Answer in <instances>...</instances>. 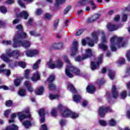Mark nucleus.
<instances>
[{"label": "nucleus", "instance_id": "41", "mask_svg": "<svg viewBox=\"0 0 130 130\" xmlns=\"http://www.w3.org/2000/svg\"><path fill=\"white\" fill-rule=\"evenodd\" d=\"M55 89V85L53 84L52 83H50L49 84V89L51 90V91H52Z\"/></svg>", "mask_w": 130, "mask_h": 130}, {"label": "nucleus", "instance_id": "24", "mask_svg": "<svg viewBox=\"0 0 130 130\" xmlns=\"http://www.w3.org/2000/svg\"><path fill=\"white\" fill-rule=\"evenodd\" d=\"M17 115L19 116L20 120H23V119H25V118H27V116L24 114V113H23L22 112L17 113Z\"/></svg>", "mask_w": 130, "mask_h": 130}, {"label": "nucleus", "instance_id": "40", "mask_svg": "<svg viewBox=\"0 0 130 130\" xmlns=\"http://www.w3.org/2000/svg\"><path fill=\"white\" fill-rule=\"evenodd\" d=\"M39 114L41 117H43V116L45 115V113L44 112V109H40V110L39 111Z\"/></svg>", "mask_w": 130, "mask_h": 130}, {"label": "nucleus", "instance_id": "20", "mask_svg": "<svg viewBox=\"0 0 130 130\" xmlns=\"http://www.w3.org/2000/svg\"><path fill=\"white\" fill-rule=\"evenodd\" d=\"M39 79H40V74H39V72H37L34 74L31 80V81H38Z\"/></svg>", "mask_w": 130, "mask_h": 130}, {"label": "nucleus", "instance_id": "35", "mask_svg": "<svg viewBox=\"0 0 130 130\" xmlns=\"http://www.w3.org/2000/svg\"><path fill=\"white\" fill-rule=\"evenodd\" d=\"M73 100L75 102H79L81 100V96L79 95H73Z\"/></svg>", "mask_w": 130, "mask_h": 130}, {"label": "nucleus", "instance_id": "22", "mask_svg": "<svg viewBox=\"0 0 130 130\" xmlns=\"http://www.w3.org/2000/svg\"><path fill=\"white\" fill-rule=\"evenodd\" d=\"M89 0H82V1L79 2L77 5V7H82L83 6H86L87 4L89 3Z\"/></svg>", "mask_w": 130, "mask_h": 130}, {"label": "nucleus", "instance_id": "42", "mask_svg": "<svg viewBox=\"0 0 130 130\" xmlns=\"http://www.w3.org/2000/svg\"><path fill=\"white\" fill-rule=\"evenodd\" d=\"M100 17V15L98 14H95L94 15L91 16V19H92V20L91 21H95L96 20L99 19Z\"/></svg>", "mask_w": 130, "mask_h": 130}, {"label": "nucleus", "instance_id": "16", "mask_svg": "<svg viewBox=\"0 0 130 130\" xmlns=\"http://www.w3.org/2000/svg\"><path fill=\"white\" fill-rule=\"evenodd\" d=\"M28 17H29V13L27 11H22L20 14L17 15V18H23L24 20H27Z\"/></svg>", "mask_w": 130, "mask_h": 130}, {"label": "nucleus", "instance_id": "18", "mask_svg": "<svg viewBox=\"0 0 130 130\" xmlns=\"http://www.w3.org/2000/svg\"><path fill=\"white\" fill-rule=\"evenodd\" d=\"M86 90L88 93H89L90 94H93V93L95 92V87L94 85L90 84L86 87Z\"/></svg>", "mask_w": 130, "mask_h": 130}, {"label": "nucleus", "instance_id": "53", "mask_svg": "<svg viewBox=\"0 0 130 130\" xmlns=\"http://www.w3.org/2000/svg\"><path fill=\"white\" fill-rule=\"evenodd\" d=\"M0 11L3 14H6V13H7V9L3 6L0 7Z\"/></svg>", "mask_w": 130, "mask_h": 130}, {"label": "nucleus", "instance_id": "48", "mask_svg": "<svg viewBox=\"0 0 130 130\" xmlns=\"http://www.w3.org/2000/svg\"><path fill=\"white\" fill-rule=\"evenodd\" d=\"M12 104H13V102L11 100L7 101L6 102V106L7 107H10L12 106Z\"/></svg>", "mask_w": 130, "mask_h": 130}, {"label": "nucleus", "instance_id": "56", "mask_svg": "<svg viewBox=\"0 0 130 130\" xmlns=\"http://www.w3.org/2000/svg\"><path fill=\"white\" fill-rule=\"evenodd\" d=\"M41 130H48V128H47V126H46V124H44L41 125Z\"/></svg>", "mask_w": 130, "mask_h": 130}, {"label": "nucleus", "instance_id": "38", "mask_svg": "<svg viewBox=\"0 0 130 130\" xmlns=\"http://www.w3.org/2000/svg\"><path fill=\"white\" fill-rule=\"evenodd\" d=\"M57 109L56 108H53L52 109V111L51 112L52 116H53L54 117H55L56 115H57Z\"/></svg>", "mask_w": 130, "mask_h": 130}, {"label": "nucleus", "instance_id": "3", "mask_svg": "<svg viewBox=\"0 0 130 130\" xmlns=\"http://www.w3.org/2000/svg\"><path fill=\"white\" fill-rule=\"evenodd\" d=\"M16 29L17 30V32L15 34V37L13 38V42L14 43H17L16 41V39H24L27 37V34L23 32V26L22 25L19 24L16 26Z\"/></svg>", "mask_w": 130, "mask_h": 130}, {"label": "nucleus", "instance_id": "33", "mask_svg": "<svg viewBox=\"0 0 130 130\" xmlns=\"http://www.w3.org/2000/svg\"><path fill=\"white\" fill-rule=\"evenodd\" d=\"M44 90V88L41 86V87H40L39 90L36 91V94H37L38 95H42V94L43 93Z\"/></svg>", "mask_w": 130, "mask_h": 130}, {"label": "nucleus", "instance_id": "26", "mask_svg": "<svg viewBox=\"0 0 130 130\" xmlns=\"http://www.w3.org/2000/svg\"><path fill=\"white\" fill-rule=\"evenodd\" d=\"M68 113L70 114L69 116L73 119H76V118H78V117H79V114L70 111V112H68Z\"/></svg>", "mask_w": 130, "mask_h": 130}, {"label": "nucleus", "instance_id": "10", "mask_svg": "<svg viewBox=\"0 0 130 130\" xmlns=\"http://www.w3.org/2000/svg\"><path fill=\"white\" fill-rule=\"evenodd\" d=\"M103 58V54H101L98 58V61L96 63L94 62H91L90 68L92 71H94L96 70V69H98L99 68V64L102 62V59Z\"/></svg>", "mask_w": 130, "mask_h": 130}, {"label": "nucleus", "instance_id": "6", "mask_svg": "<svg viewBox=\"0 0 130 130\" xmlns=\"http://www.w3.org/2000/svg\"><path fill=\"white\" fill-rule=\"evenodd\" d=\"M20 39H17L16 40V43L13 42V47L16 48L17 47H20V46H23L24 48L26 49L29 48L31 46V42L29 41H24L23 42H20Z\"/></svg>", "mask_w": 130, "mask_h": 130}, {"label": "nucleus", "instance_id": "54", "mask_svg": "<svg viewBox=\"0 0 130 130\" xmlns=\"http://www.w3.org/2000/svg\"><path fill=\"white\" fill-rule=\"evenodd\" d=\"M20 82H21V81L20 80V79H16L14 81V84H15V86L16 87H18V86H19L20 85Z\"/></svg>", "mask_w": 130, "mask_h": 130}, {"label": "nucleus", "instance_id": "29", "mask_svg": "<svg viewBox=\"0 0 130 130\" xmlns=\"http://www.w3.org/2000/svg\"><path fill=\"white\" fill-rule=\"evenodd\" d=\"M29 34L31 36H35V37H39V36H41V34L36 32L35 31H30Z\"/></svg>", "mask_w": 130, "mask_h": 130}, {"label": "nucleus", "instance_id": "14", "mask_svg": "<svg viewBox=\"0 0 130 130\" xmlns=\"http://www.w3.org/2000/svg\"><path fill=\"white\" fill-rule=\"evenodd\" d=\"M107 28L109 31H115L118 29V26L111 23H109L107 24Z\"/></svg>", "mask_w": 130, "mask_h": 130}, {"label": "nucleus", "instance_id": "47", "mask_svg": "<svg viewBox=\"0 0 130 130\" xmlns=\"http://www.w3.org/2000/svg\"><path fill=\"white\" fill-rule=\"evenodd\" d=\"M86 59H83V55L82 57H80V56H78L75 58L76 61H82V60H84Z\"/></svg>", "mask_w": 130, "mask_h": 130}, {"label": "nucleus", "instance_id": "9", "mask_svg": "<svg viewBox=\"0 0 130 130\" xmlns=\"http://www.w3.org/2000/svg\"><path fill=\"white\" fill-rule=\"evenodd\" d=\"M102 43L99 44V48L105 51V50H107V48H108V46L104 44L107 43V39H106L105 35L104 33L102 34Z\"/></svg>", "mask_w": 130, "mask_h": 130}, {"label": "nucleus", "instance_id": "15", "mask_svg": "<svg viewBox=\"0 0 130 130\" xmlns=\"http://www.w3.org/2000/svg\"><path fill=\"white\" fill-rule=\"evenodd\" d=\"M77 46H78V42H74L73 43V47L71 48V56H75V55L77 54Z\"/></svg>", "mask_w": 130, "mask_h": 130}, {"label": "nucleus", "instance_id": "63", "mask_svg": "<svg viewBox=\"0 0 130 130\" xmlns=\"http://www.w3.org/2000/svg\"><path fill=\"white\" fill-rule=\"evenodd\" d=\"M125 62V60L124 59L122 58L119 60V64H123Z\"/></svg>", "mask_w": 130, "mask_h": 130}, {"label": "nucleus", "instance_id": "64", "mask_svg": "<svg viewBox=\"0 0 130 130\" xmlns=\"http://www.w3.org/2000/svg\"><path fill=\"white\" fill-rule=\"evenodd\" d=\"M126 56L128 61H130V50L127 52Z\"/></svg>", "mask_w": 130, "mask_h": 130}, {"label": "nucleus", "instance_id": "4", "mask_svg": "<svg viewBox=\"0 0 130 130\" xmlns=\"http://www.w3.org/2000/svg\"><path fill=\"white\" fill-rule=\"evenodd\" d=\"M92 39L89 38H86V40L83 39L82 40V44L83 46L86 45V43L87 42L88 44V46L93 47L94 46V41L95 42H98V38L97 37V32H93L92 34Z\"/></svg>", "mask_w": 130, "mask_h": 130}, {"label": "nucleus", "instance_id": "32", "mask_svg": "<svg viewBox=\"0 0 130 130\" xmlns=\"http://www.w3.org/2000/svg\"><path fill=\"white\" fill-rule=\"evenodd\" d=\"M59 23V20L57 19L55 20L53 24V28L54 30H56L57 29V27H58V24Z\"/></svg>", "mask_w": 130, "mask_h": 130}, {"label": "nucleus", "instance_id": "5", "mask_svg": "<svg viewBox=\"0 0 130 130\" xmlns=\"http://www.w3.org/2000/svg\"><path fill=\"white\" fill-rule=\"evenodd\" d=\"M72 73H74L75 75H80L81 72L79 69L75 68L72 64H69L66 70V74L69 78H73L74 76Z\"/></svg>", "mask_w": 130, "mask_h": 130}, {"label": "nucleus", "instance_id": "61", "mask_svg": "<svg viewBox=\"0 0 130 130\" xmlns=\"http://www.w3.org/2000/svg\"><path fill=\"white\" fill-rule=\"evenodd\" d=\"M126 20H127V15H126V14H123L122 18V22H125Z\"/></svg>", "mask_w": 130, "mask_h": 130}, {"label": "nucleus", "instance_id": "50", "mask_svg": "<svg viewBox=\"0 0 130 130\" xmlns=\"http://www.w3.org/2000/svg\"><path fill=\"white\" fill-rule=\"evenodd\" d=\"M99 123L100 124H101V125H103V126L107 125V122H106V121L101 120L99 121Z\"/></svg>", "mask_w": 130, "mask_h": 130}, {"label": "nucleus", "instance_id": "57", "mask_svg": "<svg viewBox=\"0 0 130 130\" xmlns=\"http://www.w3.org/2000/svg\"><path fill=\"white\" fill-rule=\"evenodd\" d=\"M42 14V10L41 9H37L36 11V15L37 16H39V15H41Z\"/></svg>", "mask_w": 130, "mask_h": 130}, {"label": "nucleus", "instance_id": "60", "mask_svg": "<svg viewBox=\"0 0 130 130\" xmlns=\"http://www.w3.org/2000/svg\"><path fill=\"white\" fill-rule=\"evenodd\" d=\"M65 0H56V4H55V6H58L59 4L61 3H63Z\"/></svg>", "mask_w": 130, "mask_h": 130}, {"label": "nucleus", "instance_id": "55", "mask_svg": "<svg viewBox=\"0 0 130 130\" xmlns=\"http://www.w3.org/2000/svg\"><path fill=\"white\" fill-rule=\"evenodd\" d=\"M55 79V77H54V75H51L48 79V81L49 82H52V81H54Z\"/></svg>", "mask_w": 130, "mask_h": 130}, {"label": "nucleus", "instance_id": "52", "mask_svg": "<svg viewBox=\"0 0 130 130\" xmlns=\"http://www.w3.org/2000/svg\"><path fill=\"white\" fill-rule=\"evenodd\" d=\"M2 43L5 45H11L12 42L11 41H3Z\"/></svg>", "mask_w": 130, "mask_h": 130}, {"label": "nucleus", "instance_id": "23", "mask_svg": "<svg viewBox=\"0 0 130 130\" xmlns=\"http://www.w3.org/2000/svg\"><path fill=\"white\" fill-rule=\"evenodd\" d=\"M61 96L58 94H50L49 95V98L50 99V100H54V99H59Z\"/></svg>", "mask_w": 130, "mask_h": 130}, {"label": "nucleus", "instance_id": "36", "mask_svg": "<svg viewBox=\"0 0 130 130\" xmlns=\"http://www.w3.org/2000/svg\"><path fill=\"white\" fill-rule=\"evenodd\" d=\"M1 72H2V73H4V74H5V75H6V76H7L8 77H9L11 75V70H1Z\"/></svg>", "mask_w": 130, "mask_h": 130}, {"label": "nucleus", "instance_id": "37", "mask_svg": "<svg viewBox=\"0 0 130 130\" xmlns=\"http://www.w3.org/2000/svg\"><path fill=\"white\" fill-rule=\"evenodd\" d=\"M18 94H19V96L23 97L26 95V90H23V89H20L18 91Z\"/></svg>", "mask_w": 130, "mask_h": 130}, {"label": "nucleus", "instance_id": "28", "mask_svg": "<svg viewBox=\"0 0 130 130\" xmlns=\"http://www.w3.org/2000/svg\"><path fill=\"white\" fill-rule=\"evenodd\" d=\"M19 129V127L17 125L13 124L12 128L10 126H8L6 127V130H18Z\"/></svg>", "mask_w": 130, "mask_h": 130}, {"label": "nucleus", "instance_id": "59", "mask_svg": "<svg viewBox=\"0 0 130 130\" xmlns=\"http://www.w3.org/2000/svg\"><path fill=\"white\" fill-rule=\"evenodd\" d=\"M11 109L6 110L4 112V116L7 117L8 116V114L11 112Z\"/></svg>", "mask_w": 130, "mask_h": 130}, {"label": "nucleus", "instance_id": "58", "mask_svg": "<svg viewBox=\"0 0 130 130\" xmlns=\"http://www.w3.org/2000/svg\"><path fill=\"white\" fill-rule=\"evenodd\" d=\"M90 3L91 6H92V10H95V9H96V5H95V3H94V2H93L92 1H91L90 2Z\"/></svg>", "mask_w": 130, "mask_h": 130}, {"label": "nucleus", "instance_id": "12", "mask_svg": "<svg viewBox=\"0 0 130 130\" xmlns=\"http://www.w3.org/2000/svg\"><path fill=\"white\" fill-rule=\"evenodd\" d=\"M39 53V51L38 50L29 49L26 51V55L28 57H32L34 55H37Z\"/></svg>", "mask_w": 130, "mask_h": 130}, {"label": "nucleus", "instance_id": "30", "mask_svg": "<svg viewBox=\"0 0 130 130\" xmlns=\"http://www.w3.org/2000/svg\"><path fill=\"white\" fill-rule=\"evenodd\" d=\"M108 76L111 80H113L115 77V74L112 70H109Z\"/></svg>", "mask_w": 130, "mask_h": 130}, {"label": "nucleus", "instance_id": "1", "mask_svg": "<svg viewBox=\"0 0 130 130\" xmlns=\"http://www.w3.org/2000/svg\"><path fill=\"white\" fill-rule=\"evenodd\" d=\"M124 46H126V43L122 41V38H118L116 36L111 38L110 48L112 51H116V49Z\"/></svg>", "mask_w": 130, "mask_h": 130}, {"label": "nucleus", "instance_id": "44", "mask_svg": "<svg viewBox=\"0 0 130 130\" xmlns=\"http://www.w3.org/2000/svg\"><path fill=\"white\" fill-rule=\"evenodd\" d=\"M16 117V115L15 114H12L11 115V119L9 120V123H12L15 121L14 118Z\"/></svg>", "mask_w": 130, "mask_h": 130}, {"label": "nucleus", "instance_id": "21", "mask_svg": "<svg viewBox=\"0 0 130 130\" xmlns=\"http://www.w3.org/2000/svg\"><path fill=\"white\" fill-rule=\"evenodd\" d=\"M112 92L113 98H117L118 97V92H117V91H116V88L114 85L112 86Z\"/></svg>", "mask_w": 130, "mask_h": 130}, {"label": "nucleus", "instance_id": "7", "mask_svg": "<svg viewBox=\"0 0 130 130\" xmlns=\"http://www.w3.org/2000/svg\"><path fill=\"white\" fill-rule=\"evenodd\" d=\"M47 64L50 69H55V68H57V69H61V68H62L63 63L61 62L60 59H58L57 60V63L56 65L53 63V60H52V59H50Z\"/></svg>", "mask_w": 130, "mask_h": 130}, {"label": "nucleus", "instance_id": "39", "mask_svg": "<svg viewBox=\"0 0 130 130\" xmlns=\"http://www.w3.org/2000/svg\"><path fill=\"white\" fill-rule=\"evenodd\" d=\"M109 124L111 125V126H114L116 124V121L114 120V119H112L109 121Z\"/></svg>", "mask_w": 130, "mask_h": 130}, {"label": "nucleus", "instance_id": "2", "mask_svg": "<svg viewBox=\"0 0 130 130\" xmlns=\"http://www.w3.org/2000/svg\"><path fill=\"white\" fill-rule=\"evenodd\" d=\"M1 58H2L4 61H5V62H8L9 64V67L11 68V69H14V68L17 67L18 65L20 66L22 69H25V68H26V63L24 62H17L14 63L12 60L10 59L5 55H2L1 56Z\"/></svg>", "mask_w": 130, "mask_h": 130}, {"label": "nucleus", "instance_id": "27", "mask_svg": "<svg viewBox=\"0 0 130 130\" xmlns=\"http://www.w3.org/2000/svg\"><path fill=\"white\" fill-rule=\"evenodd\" d=\"M69 112H71V111L69 110L68 109H66L63 111L62 113V116L63 117H69L70 114Z\"/></svg>", "mask_w": 130, "mask_h": 130}, {"label": "nucleus", "instance_id": "8", "mask_svg": "<svg viewBox=\"0 0 130 130\" xmlns=\"http://www.w3.org/2000/svg\"><path fill=\"white\" fill-rule=\"evenodd\" d=\"M20 54L19 53V51L17 50H14L12 52L10 49H8L6 50V54H2V55H5L6 57L9 58V57H14V58H18L19 57V55Z\"/></svg>", "mask_w": 130, "mask_h": 130}, {"label": "nucleus", "instance_id": "46", "mask_svg": "<svg viewBox=\"0 0 130 130\" xmlns=\"http://www.w3.org/2000/svg\"><path fill=\"white\" fill-rule=\"evenodd\" d=\"M30 73V70L28 69H26L25 71V75L24 78L25 79H28L29 78V74Z\"/></svg>", "mask_w": 130, "mask_h": 130}, {"label": "nucleus", "instance_id": "11", "mask_svg": "<svg viewBox=\"0 0 130 130\" xmlns=\"http://www.w3.org/2000/svg\"><path fill=\"white\" fill-rule=\"evenodd\" d=\"M112 110L108 107H101L99 109V115L100 117H104L105 116V113L107 112H111Z\"/></svg>", "mask_w": 130, "mask_h": 130}, {"label": "nucleus", "instance_id": "34", "mask_svg": "<svg viewBox=\"0 0 130 130\" xmlns=\"http://www.w3.org/2000/svg\"><path fill=\"white\" fill-rule=\"evenodd\" d=\"M40 62H41V60H38L33 66L32 69L33 70H37L38 69V67L39 64H40Z\"/></svg>", "mask_w": 130, "mask_h": 130}, {"label": "nucleus", "instance_id": "19", "mask_svg": "<svg viewBox=\"0 0 130 130\" xmlns=\"http://www.w3.org/2000/svg\"><path fill=\"white\" fill-rule=\"evenodd\" d=\"M24 85L29 92H33V88L31 87L30 82L26 81L24 82Z\"/></svg>", "mask_w": 130, "mask_h": 130}, {"label": "nucleus", "instance_id": "51", "mask_svg": "<svg viewBox=\"0 0 130 130\" xmlns=\"http://www.w3.org/2000/svg\"><path fill=\"white\" fill-rule=\"evenodd\" d=\"M83 32H84V30L83 29L77 30L76 33V36H80V35H81Z\"/></svg>", "mask_w": 130, "mask_h": 130}, {"label": "nucleus", "instance_id": "25", "mask_svg": "<svg viewBox=\"0 0 130 130\" xmlns=\"http://www.w3.org/2000/svg\"><path fill=\"white\" fill-rule=\"evenodd\" d=\"M68 89L70 90L73 94H75L77 92L76 90V89L75 88V87H74V85L72 84H69L68 86Z\"/></svg>", "mask_w": 130, "mask_h": 130}, {"label": "nucleus", "instance_id": "45", "mask_svg": "<svg viewBox=\"0 0 130 130\" xmlns=\"http://www.w3.org/2000/svg\"><path fill=\"white\" fill-rule=\"evenodd\" d=\"M44 17L46 20H50V19H51L52 15H51L49 13H46L45 14Z\"/></svg>", "mask_w": 130, "mask_h": 130}, {"label": "nucleus", "instance_id": "49", "mask_svg": "<svg viewBox=\"0 0 130 130\" xmlns=\"http://www.w3.org/2000/svg\"><path fill=\"white\" fill-rule=\"evenodd\" d=\"M71 8H72V6L71 5L68 6L64 10L63 14H68V13L69 12V11L71 10Z\"/></svg>", "mask_w": 130, "mask_h": 130}, {"label": "nucleus", "instance_id": "31", "mask_svg": "<svg viewBox=\"0 0 130 130\" xmlns=\"http://www.w3.org/2000/svg\"><path fill=\"white\" fill-rule=\"evenodd\" d=\"M23 125H24V126H25V128H29V127L31 126V122L29 121H25L23 122Z\"/></svg>", "mask_w": 130, "mask_h": 130}, {"label": "nucleus", "instance_id": "17", "mask_svg": "<svg viewBox=\"0 0 130 130\" xmlns=\"http://www.w3.org/2000/svg\"><path fill=\"white\" fill-rule=\"evenodd\" d=\"M63 44L61 43H54L51 46V48L53 49H55L56 50H58L59 49H61L62 48Z\"/></svg>", "mask_w": 130, "mask_h": 130}, {"label": "nucleus", "instance_id": "43", "mask_svg": "<svg viewBox=\"0 0 130 130\" xmlns=\"http://www.w3.org/2000/svg\"><path fill=\"white\" fill-rule=\"evenodd\" d=\"M126 91H123L121 92V97L122 98V99H125V98H126Z\"/></svg>", "mask_w": 130, "mask_h": 130}, {"label": "nucleus", "instance_id": "13", "mask_svg": "<svg viewBox=\"0 0 130 130\" xmlns=\"http://www.w3.org/2000/svg\"><path fill=\"white\" fill-rule=\"evenodd\" d=\"M93 55V52L91 49H86L85 50V54L83 55V59H87Z\"/></svg>", "mask_w": 130, "mask_h": 130}, {"label": "nucleus", "instance_id": "62", "mask_svg": "<svg viewBox=\"0 0 130 130\" xmlns=\"http://www.w3.org/2000/svg\"><path fill=\"white\" fill-rule=\"evenodd\" d=\"M0 89H4V90H9L10 89L9 87H8L6 85H1V86H0Z\"/></svg>", "mask_w": 130, "mask_h": 130}]
</instances>
